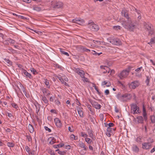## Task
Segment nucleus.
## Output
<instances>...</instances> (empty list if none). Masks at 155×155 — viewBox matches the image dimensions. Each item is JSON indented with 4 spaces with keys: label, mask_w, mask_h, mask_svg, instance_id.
Returning a JSON list of instances; mask_svg holds the SVG:
<instances>
[{
    "label": "nucleus",
    "mask_w": 155,
    "mask_h": 155,
    "mask_svg": "<svg viewBox=\"0 0 155 155\" xmlns=\"http://www.w3.org/2000/svg\"><path fill=\"white\" fill-rule=\"evenodd\" d=\"M121 13L122 15H124V16L128 19L127 21H123L122 23V25L125 28L129 31H133L135 28V25L133 23L131 20L129 19L128 13L125 10H123L121 12Z\"/></svg>",
    "instance_id": "obj_1"
},
{
    "label": "nucleus",
    "mask_w": 155,
    "mask_h": 155,
    "mask_svg": "<svg viewBox=\"0 0 155 155\" xmlns=\"http://www.w3.org/2000/svg\"><path fill=\"white\" fill-rule=\"evenodd\" d=\"M139 107L136 104H132L131 105V113L133 114H139Z\"/></svg>",
    "instance_id": "obj_2"
},
{
    "label": "nucleus",
    "mask_w": 155,
    "mask_h": 155,
    "mask_svg": "<svg viewBox=\"0 0 155 155\" xmlns=\"http://www.w3.org/2000/svg\"><path fill=\"white\" fill-rule=\"evenodd\" d=\"M88 26L89 28L93 31H97L99 29V27L98 26L94 24V22H89L88 23Z\"/></svg>",
    "instance_id": "obj_3"
},
{
    "label": "nucleus",
    "mask_w": 155,
    "mask_h": 155,
    "mask_svg": "<svg viewBox=\"0 0 155 155\" xmlns=\"http://www.w3.org/2000/svg\"><path fill=\"white\" fill-rule=\"evenodd\" d=\"M140 85V83L138 81H134L128 84L129 87L130 89H135Z\"/></svg>",
    "instance_id": "obj_4"
},
{
    "label": "nucleus",
    "mask_w": 155,
    "mask_h": 155,
    "mask_svg": "<svg viewBox=\"0 0 155 155\" xmlns=\"http://www.w3.org/2000/svg\"><path fill=\"white\" fill-rule=\"evenodd\" d=\"M129 72V70H123L118 76L120 79H122L124 78L127 77Z\"/></svg>",
    "instance_id": "obj_5"
},
{
    "label": "nucleus",
    "mask_w": 155,
    "mask_h": 155,
    "mask_svg": "<svg viewBox=\"0 0 155 155\" xmlns=\"http://www.w3.org/2000/svg\"><path fill=\"white\" fill-rule=\"evenodd\" d=\"M131 97L132 96L130 94H124L122 95L121 101L123 102L126 101L127 100H130Z\"/></svg>",
    "instance_id": "obj_6"
},
{
    "label": "nucleus",
    "mask_w": 155,
    "mask_h": 155,
    "mask_svg": "<svg viewBox=\"0 0 155 155\" xmlns=\"http://www.w3.org/2000/svg\"><path fill=\"white\" fill-rule=\"evenodd\" d=\"M109 42L112 44L115 45H119L121 43V42L120 40L117 38L111 39Z\"/></svg>",
    "instance_id": "obj_7"
},
{
    "label": "nucleus",
    "mask_w": 155,
    "mask_h": 155,
    "mask_svg": "<svg viewBox=\"0 0 155 155\" xmlns=\"http://www.w3.org/2000/svg\"><path fill=\"white\" fill-rule=\"evenodd\" d=\"M90 102L92 105V106L96 109H100L101 107V105L99 104L97 102L90 100Z\"/></svg>",
    "instance_id": "obj_8"
},
{
    "label": "nucleus",
    "mask_w": 155,
    "mask_h": 155,
    "mask_svg": "<svg viewBox=\"0 0 155 155\" xmlns=\"http://www.w3.org/2000/svg\"><path fill=\"white\" fill-rule=\"evenodd\" d=\"M151 147V144L149 143H142V148L146 150L149 149Z\"/></svg>",
    "instance_id": "obj_9"
},
{
    "label": "nucleus",
    "mask_w": 155,
    "mask_h": 155,
    "mask_svg": "<svg viewBox=\"0 0 155 155\" xmlns=\"http://www.w3.org/2000/svg\"><path fill=\"white\" fill-rule=\"evenodd\" d=\"M54 122L56 126L58 127H60L61 126V120L58 118H56L54 119Z\"/></svg>",
    "instance_id": "obj_10"
},
{
    "label": "nucleus",
    "mask_w": 155,
    "mask_h": 155,
    "mask_svg": "<svg viewBox=\"0 0 155 155\" xmlns=\"http://www.w3.org/2000/svg\"><path fill=\"white\" fill-rule=\"evenodd\" d=\"M63 5V3L61 2H58L56 3L55 5L53 6V8H61Z\"/></svg>",
    "instance_id": "obj_11"
},
{
    "label": "nucleus",
    "mask_w": 155,
    "mask_h": 155,
    "mask_svg": "<svg viewBox=\"0 0 155 155\" xmlns=\"http://www.w3.org/2000/svg\"><path fill=\"white\" fill-rule=\"evenodd\" d=\"M137 123L138 124H143V123L144 120L142 116H138L137 117Z\"/></svg>",
    "instance_id": "obj_12"
},
{
    "label": "nucleus",
    "mask_w": 155,
    "mask_h": 155,
    "mask_svg": "<svg viewBox=\"0 0 155 155\" xmlns=\"http://www.w3.org/2000/svg\"><path fill=\"white\" fill-rule=\"evenodd\" d=\"M79 146L81 148H84V150L85 151L87 150V147H86L85 144L83 143L82 142H80L78 143Z\"/></svg>",
    "instance_id": "obj_13"
},
{
    "label": "nucleus",
    "mask_w": 155,
    "mask_h": 155,
    "mask_svg": "<svg viewBox=\"0 0 155 155\" xmlns=\"http://www.w3.org/2000/svg\"><path fill=\"white\" fill-rule=\"evenodd\" d=\"M83 20H80L78 18H76L75 19L72 20V22L76 23H78L79 24H81V23H83Z\"/></svg>",
    "instance_id": "obj_14"
},
{
    "label": "nucleus",
    "mask_w": 155,
    "mask_h": 155,
    "mask_svg": "<svg viewBox=\"0 0 155 155\" xmlns=\"http://www.w3.org/2000/svg\"><path fill=\"white\" fill-rule=\"evenodd\" d=\"M4 62L6 64H7L8 66H11L12 64V62L8 59L6 58L4 59Z\"/></svg>",
    "instance_id": "obj_15"
},
{
    "label": "nucleus",
    "mask_w": 155,
    "mask_h": 155,
    "mask_svg": "<svg viewBox=\"0 0 155 155\" xmlns=\"http://www.w3.org/2000/svg\"><path fill=\"white\" fill-rule=\"evenodd\" d=\"M56 140L54 137H51L48 139V141L50 144H52L55 142Z\"/></svg>",
    "instance_id": "obj_16"
},
{
    "label": "nucleus",
    "mask_w": 155,
    "mask_h": 155,
    "mask_svg": "<svg viewBox=\"0 0 155 155\" xmlns=\"http://www.w3.org/2000/svg\"><path fill=\"white\" fill-rule=\"evenodd\" d=\"M23 73L27 77L29 78H32L31 74L29 73L26 70H24Z\"/></svg>",
    "instance_id": "obj_17"
},
{
    "label": "nucleus",
    "mask_w": 155,
    "mask_h": 155,
    "mask_svg": "<svg viewBox=\"0 0 155 155\" xmlns=\"http://www.w3.org/2000/svg\"><path fill=\"white\" fill-rule=\"evenodd\" d=\"M28 128L30 133H32L34 131V128L32 125L29 124L28 125Z\"/></svg>",
    "instance_id": "obj_18"
},
{
    "label": "nucleus",
    "mask_w": 155,
    "mask_h": 155,
    "mask_svg": "<svg viewBox=\"0 0 155 155\" xmlns=\"http://www.w3.org/2000/svg\"><path fill=\"white\" fill-rule=\"evenodd\" d=\"M144 26L146 29L147 31H149L151 29V27L150 25L146 24L145 23L144 24Z\"/></svg>",
    "instance_id": "obj_19"
},
{
    "label": "nucleus",
    "mask_w": 155,
    "mask_h": 155,
    "mask_svg": "<svg viewBox=\"0 0 155 155\" xmlns=\"http://www.w3.org/2000/svg\"><path fill=\"white\" fill-rule=\"evenodd\" d=\"M132 149L134 151L137 152L139 151V149L136 145H134L132 147Z\"/></svg>",
    "instance_id": "obj_20"
},
{
    "label": "nucleus",
    "mask_w": 155,
    "mask_h": 155,
    "mask_svg": "<svg viewBox=\"0 0 155 155\" xmlns=\"http://www.w3.org/2000/svg\"><path fill=\"white\" fill-rule=\"evenodd\" d=\"M80 48L82 50H83V51H86L87 52H88L90 51V50L84 47L83 46H80Z\"/></svg>",
    "instance_id": "obj_21"
},
{
    "label": "nucleus",
    "mask_w": 155,
    "mask_h": 155,
    "mask_svg": "<svg viewBox=\"0 0 155 155\" xmlns=\"http://www.w3.org/2000/svg\"><path fill=\"white\" fill-rule=\"evenodd\" d=\"M64 143L59 144L57 145H53V147L55 148H58L60 147H62L64 146Z\"/></svg>",
    "instance_id": "obj_22"
},
{
    "label": "nucleus",
    "mask_w": 155,
    "mask_h": 155,
    "mask_svg": "<svg viewBox=\"0 0 155 155\" xmlns=\"http://www.w3.org/2000/svg\"><path fill=\"white\" fill-rule=\"evenodd\" d=\"M8 42L11 44H14L15 43L16 41L15 40H13L10 38H8L7 39Z\"/></svg>",
    "instance_id": "obj_23"
},
{
    "label": "nucleus",
    "mask_w": 155,
    "mask_h": 155,
    "mask_svg": "<svg viewBox=\"0 0 155 155\" xmlns=\"http://www.w3.org/2000/svg\"><path fill=\"white\" fill-rule=\"evenodd\" d=\"M146 77L147 78L146 80L145 81V82L146 83L147 85L148 86H149V83L150 81V78L148 76H146Z\"/></svg>",
    "instance_id": "obj_24"
},
{
    "label": "nucleus",
    "mask_w": 155,
    "mask_h": 155,
    "mask_svg": "<svg viewBox=\"0 0 155 155\" xmlns=\"http://www.w3.org/2000/svg\"><path fill=\"white\" fill-rule=\"evenodd\" d=\"M87 132L88 133L89 135V136L91 137L92 138L93 137V135L92 133L93 131L92 130H90V129H89L88 130Z\"/></svg>",
    "instance_id": "obj_25"
},
{
    "label": "nucleus",
    "mask_w": 155,
    "mask_h": 155,
    "mask_svg": "<svg viewBox=\"0 0 155 155\" xmlns=\"http://www.w3.org/2000/svg\"><path fill=\"white\" fill-rule=\"evenodd\" d=\"M155 43V37L152 38L150 39V41L148 43L149 44H153Z\"/></svg>",
    "instance_id": "obj_26"
},
{
    "label": "nucleus",
    "mask_w": 155,
    "mask_h": 155,
    "mask_svg": "<svg viewBox=\"0 0 155 155\" xmlns=\"http://www.w3.org/2000/svg\"><path fill=\"white\" fill-rule=\"evenodd\" d=\"M59 49L60 50V52H61V53L62 54H63L65 55H66L68 56H69V54H68V52H65L64 51H63L62 49H61V48H59Z\"/></svg>",
    "instance_id": "obj_27"
},
{
    "label": "nucleus",
    "mask_w": 155,
    "mask_h": 155,
    "mask_svg": "<svg viewBox=\"0 0 155 155\" xmlns=\"http://www.w3.org/2000/svg\"><path fill=\"white\" fill-rule=\"evenodd\" d=\"M91 54H92L95 55H100L101 54H102V52H101L100 53H97L95 51H92L91 52Z\"/></svg>",
    "instance_id": "obj_28"
},
{
    "label": "nucleus",
    "mask_w": 155,
    "mask_h": 155,
    "mask_svg": "<svg viewBox=\"0 0 155 155\" xmlns=\"http://www.w3.org/2000/svg\"><path fill=\"white\" fill-rule=\"evenodd\" d=\"M150 119L151 120V122L152 123H155V116H154V115L151 116H150Z\"/></svg>",
    "instance_id": "obj_29"
},
{
    "label": "nucleus",
    "mask_w": 155,
    "mask_h": 155,
    "mask_svg": "<svg viewBox=\"0 0 155 155\" xmlns=\"http://www.w3.org/2000/svg\"><path fill=\"white\" fill-rule=\"evenodd\" d=\"M86 142L88 144H90L92 142V140L86 137L85 139Z\"/></svg>",
    "instance_id": "obj_30"
},
{
    "label": "nucleus",
    "mask_w": 155,
    "mask_h": 155,
    "mask_svg": "<svg viewBox=\"0 0 155 155\" xmlns=\"http://www.w3.org/2000/svg\"><path fill=\"white\" fill-rule=\"evenodd\" d=\"M78 74L80 75L81 78H83V77H84L85 73L83 71L81 70V72H79V74Z\"/></svg>",
    "instance_id": "obj_31"
},
{
    "label": "nucleus",
    "mask_w": 155,
    "mask_h": 155,
    "mask_svg": "<svg viewBox=\"0 0 155 155\" xmlns=\"http://www.w3.org/2000/svg\"><path fill=\"white\" fill-rule=\"evenodd\" d=\"M41 90L44 94L47 93L48 91V89L44 87H42Z\"/></svg>",
    "instance_id": "obj_32"
},
{
    "label": "nucleus",
    "mask_w": 155,
    "mask_h": 155,
    "mask_svg": "<svg viewBox=\"0 0 155 155\" xmlns=\"http://www.w3.org/2000/svg\"><path fill=\"white\" fill-rule=\"evenodd\" d=\"M94 84V86H93V87H94V88L97 91V92L98 94L100 95L101 94V93L99 92V90L97 87H96Z\"/></svg>",
    "instance_id": "obj_33"
},
{
    "label": "nucleus",
    "mask_w": 155,
    "mask_h": 155,
    "mask_svg": "<svg viewBox=\"0 0 155 155\" xmlns=\"http://www.w3.org/2000/svg\"><path fill=\"white\" fill-rule=\"evenodd\" d=\"M113 28L115 30H117L118 29L120 30L121 27L119 25L114 26L113 27Z\"/></svg>",
    "instance_id": "obj_34"
},
{
    "label": "nucleus",
    "mask_w": 155,
    "mask_h": 155,
    "mask_svg": "<svg viewBox=\"0 0 155 155\" xmlns=\"http://www.w3.org/2000/svg\"><path fill=\"white\" fill-rule=\"evenodd\" d=\"M33 9L35 11L39 12L41 10V8L39 7H38L36 6H35L33 8Z\"/></svg>",
    "instance_id": "obj_35"
},
{
    "label": "nucleus",
    "mask_w": 155,
    "mask_h": 155,
    "mask_svg": "<svg viewBox=\"0 0 155 155\" xmlns=\"http://www.w3.org/2000/svg\"><path fill=\"white\" fill-rule=\"evenodd\" d=\"M42 100L45 103L48 104V101L47 99V98L45 97H43L42 98Z\"/></svg>",
    "instance_id": "obj_36"
},
{
    "label": "nucleus",
    "mask_w": 155,
    "mask_h": 155,
    "mask_svg": "<svg viewBox=\"0 0 155 155\" xmlns=\"http://www.w3.org/2000/svg\"><path fill=\"white\" fill-rule=\"evenodd\" d=\"M78 113L79 115V116L81 117H83V113L82 110H80L78 111Z\"/></svg>",
    "instance_id": "obj_37"
},
{
    "label": "nucleus",
    "mask_w": 155,
    "mask_h": 155,
    "mask_svg": "<svg viewBox=\"0 0 155 155\" xmlns=\"http://www.w3.org/2000/svg\"><path fill=\"white\" fill-rule=\"evenodd\" d=\"M7 146L9 147H13L14 146V144L12 143L8 142Z\"/></svg>",
    "instance_id": "obj_38"
},
{
    "label": "nucleus",
    "mask_w": 155,
    "mask_h": 155,
    "mask_svg": "<svg viewBox=\"0 0 155 155\" xmlns=\"http://www.w3.org/2000/svg\"><path fill=\"white\" fill-rule=\"evenodd\" d=\"M11 104L12 106L15 109H17L18 108L17 104L15 103H12Z\"/></svg>",
    "instance_id": "obj_39"
},
{
    "label": "nucleus",
    "mask_w": 155,
    "mask_h": 155,
    "mask_svg": "<svg viewBox=\"0 0 155 155\" xmlns=\"http://www.w3.org/2000/svg\"><path fill=\"white\" fill-rule=\"evenodd\" d=\"M117 97L118 99L121 101L122 97V95H121L120 93H118L117 94Z\"/></svg>",
    "instance_id": "obj_40"
},
{
    "label": "nucleus",
    "mask_w": 155,
    "mask_h": 155,
    "mask_svg": "<svg viewBox=\"0 0 155 155\" xmlns=\"http://www.w3.org/2000/svg\"><path fill=\"white\" fill-rule=\"evenodd\" d=\"M27 138L28 139V141H31L32 140L31 137L30 135H27L26 136Z\"/></svg>",
    "instance_id": "obj_41"
},
{
    "label": "nucleus",
    "mask_w": 155,
    "mask_h": 155,
    "mask_svg": "<svg viewBox=\"0 0 155 155\" xmlns=\"http://www.w3.org/2000/svg\"><path fill=\"white\" fill-rule=\"evenodd\" d=\"M58 153L60 155H64L66 153V152L64 151H59L58 152Z\"/></svg>",
    "instance_id": "obj_42"
},
{
    "label": "nucleus",
    "mask_w": 155,
    "mask_h": 155,
    "mask_svg": "<svg viewBox=\"0 0 155 155\" xmlns=\"http://www.w3.org/2000/svg\"><path fill=\"white\" fill-rule=\"evenodd\" d=\"M31 72H33V74H37L38 73L36 71V70L34 68H32L31 69Z\"/></svg>",
    "instance_id": "obj_43"
},
{
    "label": "nucleus",
    "mask_w": 155,
    "mask_h": 155,
    "mask_svg": "<svg viewBox=\"0 0 155 155\" xmlns=\"http://www.w3.org/2000/svg\"><path fill=\"white\" fill-rule=\"evenodd\" d=\"M81 136L82 137H87V135L86 134L83 132H81Z\"/></svg>",
    "instance_id": "obj_44"
},
{
    "label": "nucleus",
    "mask_w": 155,
    "mask_h": 155,
    "mask_svg": "<svg viewBox=\"0 0 155 155\" xmlns=\"http://www.w3.org/2000/svg\"><path fill=\"white\" fill-rule=\"evenodd\" d=\"M48 152L51 155H55V153L54 152H52L51 150H49L48 151Z\"/></svg>",
    "instance_id": "obj_45"
},
{
    "label": "nucleus",
    "mask_w": 155,
    "mask_h": 155,
    "mask_svg": "<svg viewBox=\"0 0 155 155\" xmlns=\"http://www.w3.org/2000/svg\"><path fill=\"white\" fill-rule=\"evenodd\" d=\"M147 141H148V142L147 143H149L150 144L151 143H153V139H152L150 138H149L147 139Z\"/></svg>",
    "instance_id": "obj_46"
},
{
    "label": "nucleus",
    "mask_w": 155,
    "mask_h": 155,
    "mask_svg": "<svg viewBox=\"0 0 155 155\" xmlns=\"http://www.w3.org/2000/svg\"><path fill=\"white\" fill-rule=\"evenodd\" d=\"M112 128H110V127H108L107 128V131L108 132H110L111 133H112Z\"/></svg>",
    "instance_id": "obj_47"
},
{
    "label": "nucleus",
    "mask_w": 155,
    "mask_h": 155,
    "mask_svg": "<svg viewBox=\"0 0 155 155\" xmlns=\"http://www.w3.org/2000/svg\"><path fill=\"white\" fill-rule=\"evenodd\" d=\"M148 31H149V35H152L154 33V31L152 29H151L150 30Z\"/></svg>",
    "instance_id": "obj_48"
},
{
    "label": "nucleus",
    "mask_w": 155,
    "mask_h": 155,
    "mask_svg": "<svg viewBox=\"0 0 155 155\" xmlns=\"http://www.w3.org/2000/svg\"><path fill=\"white\" fill-rule=\"evenodd\" d=\"M100 116L101 120L102 121L104 119V116L103 114H100Z\"/></svg>",
    "instance_id": "obj_49"
},
{
    "label": "nucleus",
    "mask_w": 155,
    "mask_h": 155,
    "mask_svg": "<svg viewBox=\"0 0 155 155\" xmlns=\"http://www.w3.org/2000/svg\"><path fill=\"white\" fill-rule=\"evenodd\" d=\"M3 43L5 45H9L7 39L5 40L4 41H3Z\"/></svg>",
    "instance_id": "obj_50"
},
{
    "label": "nucleus",
    "mask_w": 155,
    "mask_h": 155,
    "mask_svg": "<svg viewBox=\"0 0 155 155\" xmlns=\"http://www.w3.org/2000/svg\"><path fill=\"white\" fill-rule=\"evenodd\" d=\"M44 128L47 131H48V132H51V129L48 128V127L45 126Z\"/></svg>",
    "instance_id": "obj_51"
},
{
    "label": "nucleus",
    "mask_w": 155,
    "mask_h": 155,
    "mask_svg": "<svg viewBox=\"0 0 155 155\" xmlns=\"http://www.w3.org/2000/svg\"><path fill=\"white\" fill-rule=\"evenodd\" d=\"M25 148V150H26V151L27 152H28V153H29L30 152V150L29 147L28 146H26Z\"/></svg>",
    "instance_id": "obj_52"
},
{
    "label": "nucleus",
    "mask_w": 155,
    "mask_h": 155,
    "mask_svg": "<svg viewBox=\"0 0 155 155\" xmlns=\"http://www.w3.org/2000/svg\"><path fill=\"white\" fill-rule=\"evenodd\" d=\"M106 85L107 87H109L111 85V84L109 81H106Z\"/></svg>",
    "instance_id": "obj_53"
},
{
    "label": "nucleus",
    "mask_w": 155,
    "mask_h": 155,
    "mask_svg": "<svg viewBox=\"0 0 155 155\" xmlns=\"http://www.w3.org/2000/svg\"><path fill=\"white\" fill-rule=\"evenodd\" d=\"M114 124L113 123H110L108 124V127H111L114 126Z\"/></svg>",
    "instance_id": "obj_54"
},
{
    "label": "nucleus",
    "mask_w": 155,
    "mask_h": 155,
    "mask_svg": "<svg viewBox=\"0 0 155 155\" xmlns=\"http://www.w3.org/2000/svg\"><path fill=\"white\" fill-rule=\"evenodd\" d=\"M55 103L58 105H60L61 104L60 102L58 99L55 100Z\"/></svg>",
    "instance_id": "obj_55"
},
{
    "label": "nucleus",
    "mask_w": 155,
    "mask_h": 155,
    "mask_svg": "<svg viewBox=\"0 0 155 155\" xmlns=\"http://www.w3.org/2000/svg\"><path fill=\"white\" fill-rule=\"evenodd\" d=\"M23 1L28 3H29L31 2V0H22Z\"/></svg>",
    "instance_id": "obj_56"
},
{
    "label": "nucleus",
    "mask_w": 155,
    "mask_h": 155,
    "mask_svg": "<svg viewBox=\"0 0 155 155\" xmlns=\"http://www.w3.org/2000/svg\"><path fill=\"white\" fill-rule=\"evenodd\" d=\"M106 95H107L109 94V91L108 90H106L104 91Z\"/></svg>",
    "instance_id": "obj_57"
},
{
    "label": "nucleus",
    "mask_w": 155,
    "mask_h": 155,
    "mask_svg": "<svg viewBox=\"0 0 155 155\" xmlns=\"http://www.w3.org/2000/svg\"><path fill=\"white\" fill-rule=\"evenodd\" d=\"M65 147V148L67 149H70L71 148V146L69 145H66Z\"/></svg>",
    "instance_id": "obj_58"
},
{
    "label": "nucleus",
    "mask_w": 155,
    "mask_h": 155,
    "mask_svg": "<svg viewBox=\"0 0 155 155\" xmlns=\"http://www.w3.org/2000/svg\"><path fill=\"white\" fill-rule=\"evenodd\" d=\"M29 155H34L35 154V151L34 150H33L30 152H29L28 153Z\"/></svg>",
    "instance_id": "obj_59"
},
{
    "label": "nucleus",
    "mask_w": 155,
    "mask_h": 155,
    "mask_svg": "<svg viewBox=\"0 0 155 155\" xmlns=\"http://www.w3.org/2000/svg\"><path fill=\"white\" fill-rule=\"evenodd\" d=\"M110 133V132H108L107 131V132H106V134L108 137H110L111 136Z\"/></svg>",
    "instance_id": "obj_60"
},
{
    "label": "nucleus",
    "mask_w": 155,
    "mask_h": 155,
    "mask_svg": "<svg viewBox=\"0 0 155 155\" xmlns=\"http://www.w3.org/2000/svg\"><path fill=\"white\" fill-rule=\"evenodd\" d=\"M8 50V51L12 52H13V51H14V50L11 48H9Z\"/></svg>",
    "instance_id": "obj_61"
},
{
    "label": "nucleus",
    "mask_w": 155,
    "mask_h": 155,
    "mask_svg": "<svg viewBox=\"0 0 155 155\" xmlns=\"http://www.w3.org/2000/svg\"><path fill=\"white\" fill-rule=\"evenodd\" d=\"M81 70H80L78 68L76 69L75 70L76 73L78 74H79V72H81Z\"/></svg>",
    "instance_id": "obj_62"
},
{
    "label": "nucleus",
    "mask_w": 155,
    "mask_h": 155,
    "mask_svg": "<svg viewBox=\"0 0 155 155\" xmlns=\"http://www.w3.org/2000/svg\"><path fill=\"white\" fill-rule=\"evenodd\" d=\"M58 78L59 79V80L61 81L62 83L63 82H64V81L63 80V78H61V77H58Z\"/></svg>",
    "instance_id": "obj_63"
},
{
    "label": "nucleus",
    "mask_w": 155,
    "mask_h": 155,
    "mask_svg": "<svg viewBox=\"0 0 155 155\" xmlns=\"http://www.w3.org/2000/svg\"><path fill=\"white\" fill-rule=\"evenodd\" d=\"M45 84L46 85L48 86L49 84V82L48 81V80H47V79L45 80Z\"/></svg>",
    "instance_id": "obj_64"
}]
</instances>
